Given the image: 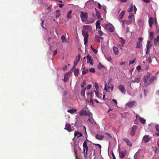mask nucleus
Returning <instances> with one entry per match:
<instances>
[{
  "mask_svg": "<svg viewBox=\"0 0 159 159\" xmlns=\"http://www.w3.org/2000/svg\"><path fill=\"white\" fill-rule=\"evenodd\" d=\"M95 93V95L96 96L98 97L99 98V92H98V91H93Z\"/></svg>",
  "mask_w": 159,
  "mask_h": 159,
  "instance_id": "54",
  "label": "nucleus"
},
{
  "mask_svg": "<svg viewBox=\"0 0 159 159\" xmlns=\"http://www.w3.org/2000/svg\"><path fill=\"white\" fill-rule=\"evenodd\" d=\"M103 39V38L100 37L98 35H96L94 38V41L97 43L100 42V39Z\"/></svg>",
  "mask_w": 159,
  "mask_h": 159,
  "instance_id": "21",
  "label": "nucleus"
},
{
  "mask_svg": "<svg viewBox=\"0 0 159 159\" xmlns=\"http://www.w3.org/2000/svg\"><path fill=\"white\" fill-rule=\"evenodd\" d=\"M83 27L86 30H91L92 29L91 26H84Z\"/></svg>",
  "mask_w": 159,
  "mask_h": 159,
  "instance_id": "45",
  "label": "nucleus"
},
{
  "mask_svg": "<svg viewBox=\"0 0 159 159\" xmlns=\"http://www.w3.org/2000/svg\"><path fill=\"white\" fill-rule=\"evenodd\" d=\"M72 12V10H70L68 12L67 14V15L66 16V18L67 19H70L71 18V17H72V16H71Z\"/></svg>",
  "mask_w": 159,
  "mask_h": 159,
  "instance_id": "23",
  "label": "nucleus"
},
{
  "mask_svg": "<svg viewBox=\"0 0 159 159\" xmlns=\"http://www.w3.org/2000/svg\"><path fill=\"white\" fill-rule=\"evenodd\" d=\"M135 103L136 102L135 101H132L128 102L126 104L125 106H127L130 108H132L134 107Z\"/></svg>",
  "mask_w": 159,
  "mask_h": 159,
  "instance_id": "8",
  "label": "nucleus"
},
{
  "mask_svg": "<svg viewBox=\"0 0 159 159\" xmlns=\"http://www.w3.org/2000/svg\"><path fill=\"white\" fill-rule=\"evenodd\" d=\"M156 79V77L154 76H152L149 79V83L150 84L152 83L154 80Z\"/></svg>",
  "mask_w": 159,
  "mask_h": 159,
  "instance_id": "37",
  "label": "nucleus"
},
{
  "mask_svg": "<svg viewBox=\"0 0 159 159\" xmlns=\"http://www.w3.org/2000/svg\"><path fill=\"white\" fill-rule=\"evenodd\" d=\"M149 36L151 39H152L153 38V32H152L149 34Z\"/></svg>",
  "mask_w": 159,
  "mask_h": 159,
  "instance_id": "57",
  "label": "nucleus"
},
{
  "mask_svg": "<svg viewBox=\"0 0 159 159\" xmlns=\"http://www.w3.org/2000/svg\"><path fill=\"white\" fill-rule=\"evenodd\" d=\"M136 60V59L135 58L133 60L129 61V64H133L134 63Z\"/></svg>",
  "mask_w": 159,
  "mask_h": 159,
  "instance_id": "58",
  "label": "nucleus"
},
{
  "mask_svg": "<svg viewBox=\"0 0 159 159\" xmlns=\"http://www.w3.org/2000/svg\"><path fill=\"white\" fill-rule=\"evenodd\" d=\"M96 138L99 140H103L104 138V136L103 135L97 134L95 136Z\"/></svg>",
  "mask_w": 159,
  "mask_h": 159,
  "instance_id": "14",
  "label": "nucleus"
},
{
  "mask_svg": "<svg viewBox=\"0 0 159 159\" xmlns=\"http://www.w3.org/2000/svg\"><path fill=\"white\" fill-rule=\"evenodd\" d=\"M64 129L67 130L69 132H70L72 131L70 125L69 124H66L65 127L64 128Z\"/></svg>",
  "mask_w": 159,
  "mask_h": 159,
  "instance_id": "13",
  "label": "nucleus"
},
{
  "mask_svg": "<svg viewBox=\"0 0 159 159\" xmlns=\"http://www.w3.org/2000/svg\"><path fill=\"white\" fill-rule=\"evenodd\" d=\"M143 39L142 37H139V38L138 41L137 42L136 45V46L135 48H140L141 46L142 45V44L141 43Z\"/></svg>",
  "mask_w": 159,
  "mask_h": 159,
  "instance_id": "4",
  "label": "nucleus"
},
{
  "mask_svg": "<svg viewBox=\"0 0 159 159\" xmlns=\"http://www.w3.org/2000/svg\"><path fill=\"white\" fill-rule=\"evenodd\" d=\"M79 114L81 116H83L85 115L86 116H88L89 117L91 115V114L89 113H87L86 111L82 110L79 112Z\"/></svg>",
  "mask_w": 159,
  "mask_h": 159,
  "instance_id": "7",
  "label": "nucleus"
},
{
  "mask_svg": "<svg viewBox=\"0 0 159 159\" xmlns=\"http://www.w3.org/2000/svg\"><path fill=\"white\" fill-rule=\"evenodd\" d=\"M152 59H151V57H149L148 59V61L149 62V63H151L152 62Z\"/></svg>",
  "mask_w": 159,
  "mask_h": 159,
  "instance_id": "61",
  "label": "nucleus"
},
{
  "mask_svg": "<svg viewBox=\"0 0 159 159\" xmlns=\"http://www.w3.org/2000/svg\"><path fill=\"white\" fill-rule=\"evenodd\" d=\"M105 134L108 137L109 139H111L112 138V136L111 134L109 133H105Z\"/></svg>",
  "mask_w": 159,
  "mask_h": 159,
  "instance_id": "49",
  "label": "nucleus"
},
{
  "mask_svg": "<svg viewBox=\"0 0 159 159\" xmlns=\"http://www.w3.org/2000/svg\"><path fill=\"white\" fill-rule=\"evenodd\" d=\"M86 90V88L83 89L81 91V95L83 96L84 97H85V93Z\"/></svg>",
  "mask_w": 159,
  "mask_h": 159,
  "instance_id": "34",
  "label": "nucleus"
},
{
  "mask_svg": "<svg viewBox=\"0 0 159 159\" xmlns=\"http://www.w3.org/2000/svg\"><path fill=\"white\" fill-rule=\"evenodd\" d=\"M52 6V5H50L49 7H48L47 9L45 10V13L46 14L48 13L51 11Z\"/></svg>",
  "mask_w": 159,
  "mask_h": 159,
  "instance_id": "17",
  "label": "nucleus"
},
{
  "mask_svg": "<svg viewBox=\"0 0 159 159\" xmlns=\"http://www.w3.org/2000/svg\"><path fill=\"white\" fill-rule=\"evenodd\" d=\"M150 137L149 135H145L143 138V141L145 143H147L150 140Z\"/></svg>",
  "mask_w": 159,
  "mask_h": 159,
  "instance_id": "12",
  "label": "nucleus"
},
{
  "mask_svg": "<svg viewBox=\"0 0 159 159\" xmlns=\"http://www.w3.org/2000/svg\"><path fill=\"white\" fill-rule=\"evenodd\" d=\"M141 80V78L139 76H138L135 78L134 80H132V82L133 83H139L140 82Z\"/></svg>",
  "mask_w": 159,
  "mask_h": 159,
  "instance_id": "15",
  "label": "nucleus"
},
{
  "mask_svg": "<svg viewBox=\"0 0 159 159\" xmlns=\"http://www.w3.org/2000/svg\"><path fill=\"white\" fill-rule=\"evenodd\" d=\"M107 84H106L104 87V89L106 90L107 92H109L110 90H111L112 91L114 89L113 85L110 82H109L107 84Z\"/></svg>",
  "mask_w": 159,
  "mask_h": 159,
  "instance_id": "3",
  "label": "nucleus"
},
{
  "mask_svg": "<svg viewBox=\"0 0 159 159\" xmlns=\"http://www.w3.org/2000/svg\"><path fill=\"white\" fill-rule=\"evenodd\" d=\"M139 120L141 123L143 124H144L146 121V120L140 117H139Z\"/></svg>",
  "mask_w": 159,
  "mask_h": 159,
  "instance_id": "39",
  "label": "nucleus"
},
{
  "mask_svg": "<svg viewBox=\"0 0 159 159\" xmlns=\"http://www.w3.org/2000/svg\"><path fill=\"white\" fill-rule=\"evenodd\" d=\"M156 130L157 132L155 133L156 135L159 136V125H157L155 126Z\"/></svg>",
  "mask_w": 159,
  "mask_h": 159,
  "instance_id": "26",
  "label": "nucleus"
},
{
  "mask_svg": "<svg viewBox=\"0 0 159 159\" xmlns=\"http://www.w3.org/2000/svg\"><path fill=\"white\" fill-rule=\"evenodd\" d=\"M87 14V12H85L84 13L83 12H81L80 16L82 20H84L87 19L88 18Z\"/></svg>",
  "mask_w": 159,
  "mask_h": 159,
  "instance_id": "5",
  "label": "nucleus"
},
{
  "mask_svg": "<svg viewBox=\"0 0 159 159\" xmlns=\"http://www.w3.org/2000/svg\"><path fill=\"white\" fill-rule=\"evenodd\" d=\"M138 127L136 125H134L131 127L130 129V134L132 136H134L135 134V132Z\"/></svg>",
  "mask_w": 159,
  "mask_h": 159,
  "instance_id": "2",
  "label": "nucleus"
},
{
  "mask_svg": "<svg viewBox=\"0 0 159 159\" xmlns=\"http://www.w3.org/2000/svg\"><path fill=\"white\" fill-rule=\"evenodd\" d=\"M125 13V11H123L121 12L119 18L121 20L122 19Z\"/></svg>",
  "mask_w": 159,
  "mask_h": 159,
  "instance_id": "38",
  "label": "nucleus"
},
{
  "mask_svg": "<svg viewBox=\"0 0 159 159\" xmlns=\"http://www.w3.org/2000/svg\"><path fill=\"white\" fill-rule=\"evenodd\" d=\"M123 140L126 143L127 145L128 146L131 147L132 146V143L127 138H124Z\"/></svg>",
  "mask_w": 159,
  "mask_h": 159,
  "instance_id": "10",
  "label": "nucleus"
},
{
  "mask_svg": "<svg viewBox=\"0 0 159 159\" xmlns=\"http://www.w3.org/2000/svg\"><path fill=\"white\" fill-rule=\"evenodd\" d=\"M60 10H57L56 11V17L58 18V17L60 15Z\"/></svg>",
  "mask_w": 159,
  "mask_h": 159,
  "instance_id": "41",
  "label": "nucleus"
},
{
  "mask_svg": "<svg viewBox=\"0 0 159 159\" xmlns=\"http://www.w3.org/2000/svg\"><path fill=\"white\" fill-rule=\"evenodd\" d=\"M82 34L84 37V44L86 45L88 43V33L86 30H84L82 31Z\"/></svg>",
  "mask_w": 159,
  "mask_h": 159,
  "instance_id": "1",
  "label": "nucleus"
},
{
  "mask_svg": "<svg viewBox=\"0 0 159 159\" xmlns=\"http://www.w3.org/2000/svg\"><path fill=\"white\" fill-rule=\"evenodd\" d=\"M80 54H78V55L76 56L75 59V61H76L77 62H79L80 61Z\"/></svg>",
  "mask_w": 159,
  "mask_h": 159,
  "instance_id": "40",
  "label": "nucleus"
},
{
  "mask_svg": "<svg viewBox=\"0 0 159 159\" xmlns=\"http://www.w3.org/2000/svg\"><path fill=\"white\" fill-rule=\"evenodd\" d=\"M134 15L133 13H131L129 14V15L128 16V18L129 19H130L132 18H134Z\"/></svg>",
  "mask_w": 159,
  "mask_h": 159,
  "instance_id": "47",
  "label": "nucleus"
},
{
  "mask_svg": "<svg viewBox=\"0 0 159 159\" xmlns=\"http://www.w3.org/2000/svg\"><path fill=\"white\" fill-rule=\"evenodd\" d=\"M118 47L120 49L122 50L123 49V48L124 47V46L123 45H122L121 44H119L118 45Z\"/></svg>",
  "mask_w": 159,
  "mask_h": 159,
  "instance_id": "56",
  "label": "nucleus"
},
{
  "mask_svg": "<svg viewBox=\"0 0 159 159\" xmlns=\"http://www.w3.org/2000/svg\"><path fill=\"white\" fill-rule=\"evenodd\" d=\"M148 23L150 27H152V25L153 23V19L152 17H150L149 18L148 20Z\"/></svg>",
  "mask_w": 159,
  "mask_h": 159,
  "instance_id": "20",
  "label": "nucleus"
},
{
  "mask_svg": "<svg viewBox=\"0 0 159 159\" xmlns=\"http://www.w3.org/2000/svg\"><path fill=\"white\" fill-rule=\"evenodd\" d=\"M152 44L151 43V41L148 40L147 43V50H149L150 48L152 46Z\"/></svg>",
  "mask_w": 159,
  "mask_h": 159,
  "instance_id": "24",
  "label": "nucleus"
},
{
  "mask_svg": "<svg viewBox=\"0 0 159 159\" xmlns=\"http://www.w3.org/2000/svg\"><path fill=\"white\" fill-rule=\"evenodd\" d=\"M95 9L96 11V15L97 18L98 19H99L101 18V16L99 13V12L98 11H97V9L95 8Z\"/></svg>",
  "mask_w": 159,
  "mask_h": 159,
  "instance_id": "29",
  "label": "nucleus"
},
{
  "mask_svg": "<svg viewBox=\"0 0 159 159\" xmlns=\"http://www.w3.org/2000/svg\"><path fill=\"white\" fill-rule=\"evenodd\" d=\"M108 30L110 32H114V27L112 25H111V27H110V28Z\"/></svg>",
  "mask_w": 159,
  "mask_h": 159,
  "instance_id": "43",
  "label": "nucleus"
},
{
  "mask_svg": "<svg viewBox=\"0 0 159 159\" xmlns=\"http://www.w3.org/2000/svg\"><path fill=\"white\" fill-rule=\"evenodd\" d=\"M113 50L114 54L116 55H117L119 54V51L118 48L116 47H113Z\"/></svg>",
  "mask_w": 159,
  "mask_h": 159,
  "instance_id": "16",
  "label": "nucleus"
},
{
  "mask_svg": "<svg viewBox=\"0 0 159 159\" xmlns=\"http://www.w3.org/2000/svg\"><path fill=\"white\" fill-rule=\"evenodd\" d=\"M118 88L121 92L124 93H125L126 92L125 89L123 85L121 84L119 85L118 86Z\"/></svg>",
  "mask_w": 159,
  "mask_h": 159,
  "instance_id": "9",
  "label": "nucleus"
},
{
  "mask_svg": "<svg viewBox=\"0 0 159 159\" xmlns=\"http://www.w3.org/2000/svg\"><path fill=\"white\" fill-rule=\"evenodd\" d=\"M89 71L90 72L94 73L95 72V70L94 68H91L89 70Z\"/></svg>",
  "mask_w": 159,
  "mask_h": 159,
  "instance_id": "55",
  "label": "nucleus"
},
{
  "mask_svg": "<svg viewBox=\"0 0 159 159\" xmlns=\"http://www.w3.org/2000/svg\"><path fill=\"white\" fill-rule=\"evenodd\" d=\"M77 111V109H70L68 110L67 111L71 114H73Z\"/></svg>",
  "mask_w": 159,
  "mask_h": 159,
  "instance_id": "32",
  "label": "nucleus"
},
{
  "mask_svg": "<svg viewBox=\"0 0 159 159\" xmlns=\"http://www.w3.org/2000/svg\"><path fill=\"white\" fill-rule=\"evenodd\" d=\"M79 69H75L74 70V74L75 76H77L79 73Z\"/></svg>",
  "mask_w": 159,
  "mask_h": 159,
  "instance_id": "31",
  "label": "nucleus"
},
{
  "mask_svg": "<svg viewBox=\"0 0 159 159\" xmlns=\"http://www.w3.org/2000/svg\"><path fill=\"white\" fill-rule=\"evenodd\" d=\"M61 38L62 42V43H66L67 42L66 39V38L65 37V36L64 35H61Z\"/></svg>",
  "mask_w": 159,
  "mask_h": 159,
  "instance_id": "27",
  "label": "nucleus"
},
{
  "mask_svg": "<svg viewBox=\"0 0 159 159\" xmlns=\"http://www.w3.org/2000/svg\"><path fill=\"white\" fill-rule=\"evenodd\" d=\"M119 157L120 158H124L125 155V154L123 151L120 152H119Z\"/></svg>",
  "mask_w": 159,
  "mask_h": 159,
  "instance_id": "25",
  "label": "nucleus"
},
{
  "mask_svg": "<svg viewBox=\"0 0 159 159\" xmlns=\"http://www.w3.org/2000/svg\"><path fill=\"white\" fill-rule=\"evenodd\" d=\"M154 44L156 46H157V42H159V35L157 37V38L154 39Z\"/></svg>",
  "mask_w": 159,
  "mask_h": 159,
  "instance_id": "28",
  "label": "nucleus"
},
{
  "mask_svg": "<svg viewBox=\"0 0 159 159\" xmlns=\"http://www.w3.org/2000/svg\"><path fill=\"white\" fill-rule=\"evenodd\" d=\"M141 69V66H138L137 67V69L138 70H140Z\"/></svg>",
  "mask_w": 159,
  "mask_h": 159,
  "instance_id": "64",
  "label": "nucleus"
},
{
  "mask_svg": "<svg viewBox=\"0 0 159 159\" xmlns=\"http://www.w3.org/2000/svg\"><path fill=\"white\" fill-rule=\"evenodd\" d=\"M88 94H89L90 95L91 98H92V99L94 98V93H93V92H91L89 93H87V94L88 95Z\"/></svg>",
  "mask_w": 159,
  "mask_h": 159,
  "instance_id": "52",
  "label": "nucleus"
},
{
  "mask_svg": "<svg viewBox=\"0 0 159 159\" xmlns=\"http://www.w3.org/2000/svg\"><path fill=\"white\" fill-rule=\"evenodd\" d=\"M91 87L92 85L91 84H89L85 88L86 89H89L91 88Z\"/></svg>",
  "mask_w": 159,
  "mask_h": 159,
  "instance_id": "59",
  "label": "nucleus"
},
{
  "mask_svg": "<svg viewBox=\"0 0 159 159\" xmlns=\"http://www.w3.org/2000/svg\"><path fill=\"white\" fill-rule=\"evenodd\" d=\"M89 102L90 103L92 104L93 105V99L92 98H90Z\"/></svg>",
  "mask_w": 159,
  "mask_h": 159,
  "instance_id": "63",
  "label": "nucleus"
},
{
  "mask_svg": "<svg viewBox=\"0 0 159 159\" xmlns=\"http://www.w3.org/2000/svg\"><path fill=\"white\" fill-rule=\"evenodd\" d=\"M111 25H112L111 23L106 24L104 25V28L105 29L109 30L110 27H111Z\"/></svg>",
  "mask_w": 159,
  "mask_h": 159,
  "instance_id": "36",
  "label": "nucleus"
},
{
  "mask_svg": "<svg viewBox=\"0 0 159 159\" xmlns=\"http://www.w3.org/2000/svg\"><path fill=\"white\" fill-rule=\"evenodd\" d=\"M100 21H98L96 23V27L97 29H101V27L100 25Z\"/></svg>",
  "mask_w": 159,
  "mask_h": 159,
  "instance_id": "33",
  "label": "nucleus"
},
{
  "mask_svg": "<svg viewBox=\"0 0 159 159\" xmlns=\"http://www.w3.org/2000/svg\"><path fill=\"white\" fill-rule=\"evenodd\" d=\"M95 87L97 91H99V88L98 84L97 83H95Z\"/></svg>",
  "mask_w": 159,
  "mask_h": 159,
  "instance_id": "50",
  "label": "nucleus"
},
{
  "mask_svg": "<svg viewBox=\"0 0 159 159\" xmlns=\"http://www.w3.org/2000/svg\"><path fill=\"white\" fill-rule=\"evenodd\" d=\"M74 135L75 137L77 136V138H78L79 137H81L83 136L82 134L81 133H80L79 132L75 131L74 133Z\"/></svg>",
  "mask_w": 159,
  "mask_h": 159,
  "instance_id": "22",
  "label": "nucleus"
},
{
  "mask_svg": "<svg viewBox=\"0 0 159 159\" xmlns=\"http://www.w3.org/2000/svg\"><path fill=\"white\" fill-rule=\"evenodd\" d=\"M77 150H75V157L76 158V159H77L78 158V157L77 156Z\"/></svg>",
  "mask_w": 159,
  "mask_h": 159,
  "instance_id": "60",
  "label": "nucleus"
},
{
  "mask_svg": "<svg viewBox=\"0 0 159 159\" xmlns=\"http://www.w3.org/2000/svg\"><path fill=\"white\" fill-rule=\"evenodd\" d=\"M149 78V77H147L146 76L144 75L143 76V81L145 83H146L148 82V80Z\"/></svg>",
  "mask_w": 159,
  "mask_h": 159,
  "instance_id": "44",
  "label": "nucleus"
},
{
  "mask_svg": "<svg viewBox=\"0 0 159 159\" xmlns=\"http://www.w3.org/2000/svg\"><path fill=\"white\" fill-rule=\"evenodd\" d=\"M120 42L121 43V44L122 45H124L125 42V39L122 37H120Z\"/></svg>",
  "mask_w": 159,
  "mask_h": 159,
  "instance_id": "35",
  "label": "nucleus"
},
{
  "mask_svg": "<svg viewBox=\"0 0 159 159\" xmlns=\"http://www.w3.org/2000/svg\"><path fill=\"white\" fill-rule=\"evenodd\" d=\"M132 21L131 20H124L122 21V25L124 26L125 25H129L131 24Z\"/></svg>",
  "mask_w": 159,
  "mask_h": 159,
  "instance_id": "11",
  "label": "nucleus"
},
{
  "mask_svg": "<svg viewBox=\"0 0 159 159\" xmlns=\"http://www.w3.org/2000/svg\"><path fill=\"white\" fill-rule=\"evenodd\" d=\"M107 59L108 61H111L112 60L111 57V56H108L107 57Z\"/></svg>",
  "mask_w": 159,
  "mask_h": 159,
  "instance_id": "62",
  "label": "nucleus"
},
{
  "mask_svg": "<svg viewBox=\"0 0 159 159\" xmlns=\"http://www.w3.org/2000/svg\"><path fill=\"white\" fill-rule=\"evenodd\" d=\"M87 63H89L91 65H92L93 64V61L92 57L89 54H88L87 56Z\"/></svg>",
  "mask_w": 159,
  "mask_h": 159,
  "instance_id": "6",
  "label": "nucleus"
},
{
  "mask_svg": "<svg viewBox=\"0 0 159 159\" xmlns=\"http://www.w3.org/2000/svg\"><path fill=\"white\" fill-rule=\"evenodd\" d=\"M103 67H104V66L102 65L100 63H99L98 66V69H100Z\"/></svg>",
  "mask_w": 159,
  "mask_h": 159,
  "instance_id": "51",
  "label": "nucleus"
},
{
  "mask_svg": "<svg viewBox=\"0 0 159 159\" xmlns=\"http://www.w3.org/2000/svg\"><path fill=\"white\" fill-rule=\"evenodd\" d=\"M87 143L86 141H85L83 144V147L84 148L83 151H84V152H85V150L88 149V147L87 146Z\"/></svg>",
  "mask_w": 159,
  "mask_h": 159,
  "instance_id": "18",
  "label": "nucleus"
},
{
  "mask_svg": "<svg viewBox=\"0 0 159 159\" xmlns=\"http://www.w3.org/2000/svg\"><path fill=\"white\" fill-rule=\"evenodd\" d=\"M70 75V73L69 72H67L64 75V81L66 82L67 81L68 79L69 76ZM63 80V79L62 80Z\"/></svg>",
  "mask_w": 159,
  "mask_h": 159,
  "instance_id": "19",
  "label": "nucleus"
},
{
  "mask_svg": "<svg viewBox=\"0 0 159 159\" xmlns=\"http://www.w3.org/2000/svg\"><path fill=\"white\" fill-rule=\"evenodd\" d=\"M88 149L85 150V152L83 151L84 153V157L85 158V159H86L87 155Z\"/></svg>",
  "mask_w": 159,
  "mask_h": 159,
  "instance_id": "46",
  "label": "nucleus"
},
{
  "mask_svg": "<svg viewBox=\"0 0 159 159\" xmlns=\"http://www.w3.org/2000/svg\"><path fill=\"white\" fill-rule=\"evenodd\" d=\"M89 71V70L88 68H84L83 70L82 71V73L83 75H84L85 74L87 73Z\"/></svg>",
  "mask_w": 159,
  "mask_h": 159,
  "instance_id": "30",
  "label": "nucleus"
},
{
  "mask_svg": "<svg viewBox=\"0 0 159 159\" xmlns=\"http://www.w3.org/2000/svg\"><path fill=\"white\" fill-rule=\"evenodd\" d=\"M133 4H131V7L128 9V11L129 12H130L133 11Z\"/></svg>",
  "mask_w": 159,
  "mask_h": 159,
  "instance_id": "42",
  "label": "nucleus"
},
{
  "mask_svg": "<svg viewBox=\"0 0 159 159\" xmlns=\"http://www.w3.org/2000/svg\"><path fill=\"white\" fill-rule=\"evenodd\" d=\"M90 48L92 50V51H93V52H94V53L95 54H96L97 53V52H98L97 50L94 48H93V46L92 45L91 46Z\"/></svg>",
  "mask_w": 159,
  "mask_h": 159,
  "instance_id": "48",
  "label": "nucleus"
},
{
  "mask_svg": "<svg viewBox=\"0 0 159 159\" xmlns=\"http://www.w3.org/2000/svg\"><path fill=\"white\" fill-rule=\"evenodd\" d=\"M86 84V80H84L82 84H81V88H83L84 87V86H85V85Z\"/></svg>",
  "mask_w": 159,
  "mask_h": 159,
  "instance_id": "53",
  "label": "nucleus"
}]
</instances>
